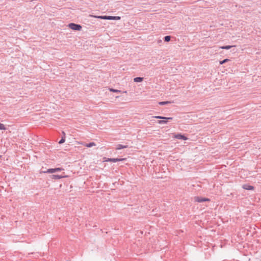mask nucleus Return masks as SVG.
<instances>
[{"instance_id":"obj_5","label":"nucleus","mask_w":261,"mask_h":261,"mask_svg":"<svg viewBox=\"0 0 261 261\" xmlns=\"http://www.w3.org/2000/svg\"><path fill=\"white\" fill-rule=\"evenodd\" d=\"M195 200L198 202H203L204 201H209L210 199L206 198H202L200 197H195Z\"/></svg>"},{"instance_id":"obj_12","label":"nucleus","mask_w":261,"mask_h":261,"mask_svg":"<svg viewBox=\"0 0 261 261\" xmlns=\"http://www.w3.org/2000/svg\"><path fill=\"white\" fill-rule=\"evenodd\" d=\"M95 145H96V144L94 142H91L90 143L85 144V146H86L87 147H91L94 146Z\"/></svg>"},{"instance_id":"obj_16","label":"nucleus","mask_w":261,"mask_h":261,"mask_svg":"<svg viewBox=\"0 0 261 261\" xmlns=\"http://www.w3.org/2000/svg\"><path fill=\"white\" fill-rule=\"evenodd\" d=\"M229 61V59H224V60L220 61V64L222 65V64H224V63H225L227 62H228V61Z\"/></svg>"},{"instance_id":"obj_13","label":"nucleus","mask_w":261,"mask_h":261,"mask_svg":"<svg viewBox=\"0 0 261 261\" xmlns=\"http://www.w3.org/2000/svg\"><path fill=\"white\" fill-rule=\"evenodd\" d=\"M233 46H231V45L223 46H221L220 48L225 49H229Z\"/></svg>"},{"instance_id":"obj_17","label":"nucleus","mask_w":261,"mask_h":261,"mask_svg":"<svg viewBox=\"0 0 261 261\" xmlns=\"http://www.w3.org/2000/svg\"><path fill=\"white\" fill-rule=\"evenodd\" d=\"M169 103H170V102L168 101H162V102H159V105H167V104Z\"/></svg>"},{"instance_id":"obj_9","label":"nucleus","mask_w":261,"mask_h":261,"mask_svg":"<svg viewBox=\"0 0 261 261\" xmlns=\"http://www.w3.org/2000/svg\"><path fill=\"white\" fill-rule=\"evenodd\" d=\"M128 147L127 145H123L121 144H118L116 146V149L117 150H120L123 148H126Z\"/></svg>"},{"instance_id":"obj_15","label":"nucleus","mask_w":261,"mask_h":261,"mask_svg":"<svg viewBox=\"0 0 261 261\" xmlns=\"http://www.w3.org/2000/svg\"><path fill=\"white\" fill-rule=\"evenodd\" d=\"M110 91L113 92H116V93H120L121 92L120 90H116V89H110Z\"/></svg>"},{"instance_id":"obj_4","label":"nucleus","mask_w":261,"mask_h":261,"mask_svg":"<svg viewBox=\"0 0 261 261\" xmlns=\"http://www.w3.org/2000/svg\"><path fill=\"white\" fill-rule=\"evenodd\" d=\"M63 169L62 168H57L54 169H48L46 171L43 172L44 173H54L58 171H61L63 170Z\"/></svg>"},{"instance_id":"obj_1","label":"nucleus","mask_w":261,"mask_h":261,"mask_svg":"<svg viewBox=\"0 0 261 261\" xmlns=\"http://www.w3.org/2000/svg\"><path fill=\"white\" fill-rule=\"evenodd\" d=\"M68 27L75 31H81L82 29V26L80 24H75L74 23H70L68 24Z\"/></svg>"},{"instance_id":"obj_22","label":"nucleus","mask_w":261,"mask_h":261,"mask_svg":"<svg viewBox=\"0 0 261 261\" xmlns=\"http://www.w3.org/2000/svg\"><path fill=\"white\" fill-rule=\"evenodd\" d=\"M162 43V40H158V43L160 44V43Z\"/></svg>"},{"instance_id":"obj_21","label":"nucleus","mask_w":261,"mask_h":261,"mask_svg":"<svg viewBox=\"0 0 261 261\" xmlns=\"http://www.w3.org/2000/svg\"><path fill=\"white\" fill-rule=\"evenodd\" d=\"M62 134H63V137H63L65 139V135H66L65 133L64 132H63Z\"/></svg>"},{"instance_id":"obj_10","label":"nucleus","mask_w":261,"mask_h":261,"mask_svg":"<svg viewBox=\"0 0 261 261\" xmlns=\"http://www.w3.org/2000/svg\"><path fill=\"white\" fill-rule=\"evenodd\" d=\"M143 80V77H137L134 79V81L136 83L141 82Z\"/></svg>"},{"instance_id":"obj_6","label":"nucleus","mask_w":261,"mask_h":261,"mask_svg":"<svg viewBox=\"0 0 261 261\" xmlns=\"http://www.w3.org/2000/svg\"><path fill=\"white\" fill-rule=\"evenodd\" d=\"M174 138H175L177 139H179V140H187L188 139V138L186 136H185L184 135H181L180 134L175 135Z\"/></svg>"},{"instance_id":"obj_18","label":"nucleus","mask_w":261,"mask_h":261,"mask_svg":"<svg viewBox=\"0 0 261 261\" xmlns=\"http://www.w3.org/2000/svg\"><path fill=\"white\" fill-rule=\"evenodd\" d=\"M6 129V128L5 126V125L3 124L0 123V129L1 130H5Z\"/></svg>"},{"instance_id":"obj_20","label":"nucleus","mask_w":261,"mask_h":261,"mask_svg":"<svg viewBox=\"0 0 261 261\" xmlns=\"http://www.w3.org/2000/svg\"><path fill=\"white\" fill-rule=\"evenodd\" d=\"M65 141V139L63 137H62V139H61V140L59 141V143L62 144V143H64Z\"/></svg>"},{"instance_id":"obj_14","label":"nucleus","mask_w":261,"mask_h":261,"mask_svg":"<svg viewBox=\"0 0 261 261\" xmlns=\"http://www.w3.org/2000/svg\"><path fill=\"white\" fill-rule=\"evenodd\" d=\"M171 37L170 36H166L164 37L165 41L168 42L170 40Z\"/></svg>"},{"instance_id":"obj_19","label":"nucleus","mask_w":261,"mask_h":261,"mask_svg":"<svg viewBox=\"0 0 261 261\" xmlns=\"http://www.w3.org/2000/svg\"><path fill=\"white\" fill-rule=\"evenodd\" d=\"M158 123L159 124H166L167 123V121L166 120H159L158 121Z\"/></svg>"},{"instance_id":"obj_3","label":"nucleus","mask_w":261,"mask_h":261,"mask_svg":"<svg viewBox=\"0 0 261 261\" xmlns=\"http://www.w3.org/2000/svg\"><path fill=\"white\" fill-rule=\"evenodd\" d=\"M104 161L105 162H114V163H115L116 162H118V161H123V160H125V159L124 158H123V159H118V158H113V159H112V158H108V159H106V158H104Z\"/></svg>"},{"instance_id":"obj_11","label":"nucleus","mask_w":261,"mask_h":261,"mask_svg":"<svg viewBox=\"0 0 261 261\" xmlns=\"http://www.w3.org/2000/svg\"><path fill=\"white\" fill-rule=\"evenodd\" d=\"M154 117L155 118H157V119H164V120H169V119H172L171 117H162V116H155Z\"/></svg>"},{"instance_id":"obj_8","label":"nucleus","mask_w":261,"mask_h":261,"mask_svg":"<svg viewBox=\"0 0 261 261\" xmlns=\"http://www.w3.org/2000/svg\"><path fill=\"white\" fill-rule=\"evenodd\" d=\"M243 189L247 190H252L254 189L253 186L247 184L244 185L243 186Z\"/></svg>"},{"instance_id":"obj_2","label":"nucleus","mask_w":261,"mask_h":261,"mask_svg":"<svg viewBox=\"0 0 261 261\" xmlns=\"http://www.w3.org/2000/svg\"><path fill=\"white\" fill-rule=\"evenodd\" d=\"M99 18L103 19H109V20H119L120 17L119 16H100L98 17Z\"/></svg>"},{"instance_id":"obj_7","label":"nucleus","mask_w":261,"mask_h":261,"mask_svg":"<svg viewBox=\"0 0 261 261\" xmlns=\"http://www.w3.org/2000/svg\"><path fill=\"white\" fill-rule=\"evenodd\" d=\"M66 177L63 175H51V178L54 179H60Z\"/></svg>"}]
</instances>
